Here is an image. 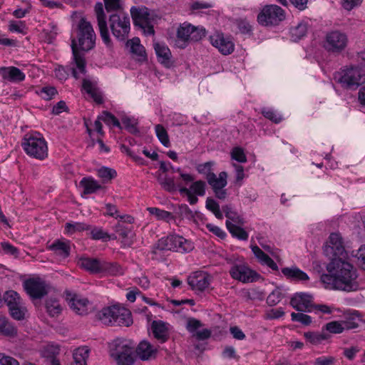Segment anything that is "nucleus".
Masks as SVG:
<instances>
[{
  "mask_svg": "<svg viewBox=\"0 0 365 365\" xmlns=\"http://www.w3.org/2000/svg\"><path fill=\"white\" fill-rule=\"evenodd\" d=\"M328 274L321 276V281L327 289L345 292L356 291L359 288L356 269L341 258H334L327 264Z\"/></svg>",
  "mask_w": 365,
  "mask_h": 365,
  "instance_id": "obj_1",
  "label": "nucleus"
},
{
  "mask_svg": "<svg viewBox=\"0 0 365 365\" xmlns=\"http://www.w3.org/2000/svg\"><path fill=\"white\" fill-rule=\"evenodd\" d=\"M98 318L108 326L129 327L133 323L130 310L120 305L102 309L98 313Z\"/></svg>",
  "mask_w": 365,
  "mask_h": 365,
  "instance_id": "obj_2",
  "label": "nucleus"
},
{
  "mask_svg": "<svg viewBox=\"0 0 365 365\" xmlns=\"http://www.w3.org/2000/svg\"><path fill=\"white\" fill-rule=\"evenodd\" d=\"M71 49L73 54V63L75 66L69 68L62 66H58L54 71L55 76L61 81H66L68 78L69 72L71 71L72 76L76 79L79 78L81 74L85 75L86 73V61L85 56L83 53L78 51L75 39L72 40Z\"/></svg>",
  "mask_w": 365,
  "mask_h": 365,
  "instance_id": "obj_3",
  "label": "nucleus"
},
{
  "mask_svg": "<svg viewBox=\"0 0 365 365\" xmlns=\"http://www.w3.org/2000/svg\"><path fill=\"white\" fill-rule=\"evenodd\" d=\"M21 146L25 153L31 158L42 160L48 156L47 143L38 133L26 134Z\"/></svg>",
  "mask_w": 365,
  "mask_h": 365,
  "instance_id": "obj_4",
  "label": "nucleus"
},
{
  "mask_svg": "<svg viewBox=\"0 0 365 365\" xmlns=\"http://www.w3.org/2000/svg\"><path fill=\"white\" fill-rule=\"evenodd\" d=\"M96 36L91 24L86 19L81 18L77 25L76 40L78 51H88L94 48Z\"/></svg>",
  "mask_w": 365,
  "mask_h": 365,
  "instance_id": "obj_5",
  "label": "nucleus"
},
{
  "mask_svg": "<svg viewBox=\"0 0 365 365\" xmlns=\"http://www.w3.org/2000/svg\"><path fill=\"white\" fill-rule=\"evenodd\" d=\"M227 262L231 264L229 273L235 280L250 283L257 281L260 277V275L251 269L242 259L230 258Z\"/></svg>",
  "mask_w": 365,
  "mask_h": 365,
  "instance_id": "obj_6",
  "label": "nucleus"
},
{
  "mask_svg": "<svg viewBox=\"0 0 365 365\" xmlns=\"http://www.w3.org/2000/svg\"><path fill=\"white\" fill-rule=\"evenodd\" d=\"M156 247L160 250H170L180 253H187L194 249V244L182 236L173 234L162 237L158 241Z\"/></svg>",
  "mask_w": 365,
  "mask_h": 365,
  "instance_id": "obj_7",
  "label": "nucleus"
},
{
  "mask_svg": "<svg viewBox=\"0 0 365 365\" xmlns=\"http://www.w3.org/2000/svg\"><path fill=\"white\" fill-rule=\"evenodd\" d=\"M134 346L126 339H116L112 342L111 356L118 365H133Z\"/></svg>",
  "mask_w": 365,
  "mask_h": 365,
  "instance_id": "obj_8",
  "label": "nucleus"
},
{
  "mask_svg": "<svg viewBox=\"0 0 365 365\" xmlns=\"http://www.w3.org/2000/svg\"><path fill=\"white\" fill-rule=\"evenodd\" d=\"M286 13L275 4L265 5L257 15V22L264 26H277L284 21Z\"/></svg>",
  "mask_w": 365,
  "mask_h": 365,
  "instance_id": "obj_9",
  "label": "nucleus"
},
{
  "mask_svg": "<svg viewBox=\"0 0 365 365\" xmlns=\"http://www.w3.org/2000/svg\"><path fill=\"white\" fill-rule=\"evenodd\" d=\"M349 38L347 34L340 30H331L327 31L324 41V48L332 53H340L348 46Z\"/></svg>",
  "mask_w": 365,
  "mask_h": 365,
  "instance_id": "obj_10",
  "label": "nucleus"
},
{
  "mask_svg": "<svg viewBox=\"0 0 365 365\" xmlns=\"http://www.w3.org/2000/svg\"><path fill=\"white\" fill-rule=\"evenodd\" d=\"M339 81L346 88H356L365 82V71L359 66H349L340 72Z\"/></svg>",
  "mask_w": 365,
  "mask_h": 365,
  "instance_id": "obj_11",
  "label": "nucleus"
},
{
  "mask_svg": "<svg viewBox=\"0 0 365 365\" xmlns=\"http://www.w3.org/2000/svg\"><path fill=\"white\" fill-rule=\"evenodd\" d=\"M113 35L119 41H125L130 30V18L124 14H113L109 17Z\"/></svg>",
  "mask_w": 365,
  "mask_h": 365,
  "instance_id": "obj_12",
  "label": "nucleus"
},
{
  "mask_svg": "<svg viewBox=\"0 0 365 365\" xmlns=\"http://www.w3.org/2000/svg\"><path fill=\"white\" fill-rule=\"evenodd\" d=\"M130 14L135 26L140 28L147 35H154L155 31L148 8L133 6Z\"/></svg>",
  "mask_w": 365,
  "mask_h": 365,
  "instance_id": "obj_13",
  "label": "nucleus"
},
{
  "mask_svg": "<svg viewBox=\"0 0 365 365\" xmlns=\"http://www.w3.org/2000/svg\"><path fill=\"white\" fill-rule=\"evenodd\" d=\"M205 36V30L203 28L193 26L187 23L181 24L177 31L178 41L182 43L179 45L180 48H185L189 41H198Z\"/></svg>",
  "mask_w": 365,
  "mask_h": 365,
  "instance_id": "obj_14",
  "label": "nucleus"
},
{
  "mask_svg": "<svg viewBox=\"0 0 365 365\" xmlns=\"http://www.w3.org/2000/svg\"><path fill=\"white\" fill-rule=\"evenodd\" d=\"M24 288L32 299H39L48 294L49 286L44 280L37 277L26 280Z\"/></svg>",
  "mask_w": 365,
  "mask_h": 365,
  "instance_id": "obj_15",
  "label": "nucleus"
},
{
  "mask_svg": "<svg viewBox=\"0 0 365 365\" xmlns=\"http://www.w3.org/2000/svg\"><path fill=\"white\" fill-rule=\"evenodd\" d=\"M227 173L223 171L220 173L218 177L215 174L210 175V177L207 180L211 186L215 197L220 200H225L227 195V190L225 189L227 184Z\"/></svg>",
  "mask_w": 365,
  "mask_h": 365,
  "instance_id": "obj_16",
  "label": "nucleus"
},
{
  "mask_svg": "<svg viewBox=\"0 0 365 365\" xmlns=\"http://www.w3.org/2000/svg\"><path fill=\"white\" fill-rule=\"evenodd\" d=\"M290 304L297 311L302 312H312L314 307L312 297L304 292L296 293L291 298Z\"/></svg>",
  "mask_w": 365,
  "mask_h": 365,
  "instance_id": "obj_17",
  "label": "nucleus"
},
{
  "mask_svg": "<svg viewBox=\"0 0 365 365\" xmlns=\"http://www.w3.org/2000/svg\"><path fill=\"white\" fill-rule=\"evenodd\" d=\"M94 12L102 40L106 45H110V38L107 25L106 15L104 11L103 5L101 2H97L96 4L94 6Z\"/></svg>",
  "mask_w": 365,
  "mask_h": 365,
  "instance_id": "obj_18",
  "label": "nucleus"
},
{
  "mask_svg": "<svg viewBox=\"0 0 365 365\" xmlns=\"http://www.w3.org/2000/svg\"><path fill=\"white\" fill-rule=\"evenodd\" d=\"M210 42L223 55H229L235 50V44L232 41L222 33H215L212 35Z\"/></svg>",
  "mask_w": 365,
  "mask_h": 365,
  "instance_id": "obj_19",
  "label": "nucleus"
},
{
  "mask_svg": "<svg viewBox=\"0 0 365 365\" xmlns=\"http://www.w3.org/2000/svg\"><path fill=\"white\" fill-rule=\"evenodd\" d=\"M210 276L204 272H195L187 278V283L191 289L195 291L202 292L207 288L210 284Z\"/></svg>",
  "mask_w": 365,
  "mask_h": 365,
  "instance_id": "obj_20",
  "label": "nucleus"
},
{
  "mask_svg": "<svg viewBox=\"0 0 365 365\" xmlns=\"http://www.w3.org/2000/svg\"><path fill=\"white\" fill-rule=\"evenodd\" d=\"M66 300L71 309L79 315L88 313L89 301L86 298L81 297L76 294L66 293Z\"/></svg>",
  "mask_w": 365,
  "mask_h": 365,
  "instance_id": "obj_21",
  "label": "nucleus"
},
{
  "mask_svg": "<svg viewBox=\"0 0 365 365\" xmlns=\"http://www.w3.org/2000/svg\"><path fill=\"white\" fill-rule=\"evenodd\" d=\"M0 76L4 83H18L24 81L26 78L24 73L15 66L0 67Z\"/></svg>",
  "mask_w": 365,
  "mask_h": 365,
  "instance_id": "obj_22",
  "label": "nucleus"
},
{
  "mask_svg": "<svg viewBox=\"0 0 365 365\" xmlns=\"http://www.w3.org/2000/svg\"><path fill=\"white\" fill-rule=\"evenodd\" d=\"M158 61L166 68H170L173 65L172 53L168 46L165 43L155 42L153 44Z\"/></svg>",
  "mask_w": 365,
  "mask_h": 365,
  "instance_id": "obj_23",
  "label": "nucleus"
},
{
  "mask_svg": "<svg viewBox=\"0 0 365 365\" xmlns=\"http://www.w3.org/2000/svg\"><path fill=\"white\" fill-rule=\"evenodd\" d=\"M158 349L147 341H142L136 348V354L143 361H148L156 357Z\"/></svg>",
  "mask_w": 365,
  "mask_h": 365,
  "instance_id": "obj_24",
  "label": "nucleus"
},
{
  "mask_svg": "<svg viewBox=\"0 0 365 365\" xmlns=\"http://www.w3.org/2000/svg\"><path fill=\"white\" fill-rule=\"evenodd\" d=\"M48 249L63 259L67 258L70 255V241L66 240H56L48 247Z\"/></svg>",
  "mask_w": 365,
  "mask_h": 365,
  "instance_id": "obj_25",
  "label": "nucleus"
},
{
  "mask_svg": "<svg viewBox=\"0 0 365 365\" xmlns=\"http://www.w3.org/2000/svg\"><path fill=\"white\" fill-rule=\"evenodd\" d=\"M331 248L334 252V258L345 257L346 254L344 247L342 237L339 233H331L329 236Z\"/></svg>",
  "mask_w": 365,
  "mask_h": 365,
  "instance_id": "obj_26",
  "label": "nucleus"
},
{
  "mask_svg": "<svg viewBox=\"0 0 365 365\" xmlns=\"http://www.w3.org/2000/svg\"><path fill=\"white\" fill-rule=\"evenodd\" d=\"M168 324L163 321H153L152 331L155 339L161 343L165 342L169 338Z\"/></svg>",
  "mask_w": 365,
  "mask_h": 365,
  "instance_id": "obj_27",
  "label": "nucleus"
},
{
  "mask_svg": "<svg viewBox=\"0 0 365 365\" xmlns=\"http://www.w3.org/2000/svg\"><path fill=\"white\" fill-rule=\"evenodd\" d=\"M252 251L254 253L256 258L262 264L267 265L272 270H278L277 264L274 260L270 258L267 254H265L258 246L254 245L251 247Z\"/></svg>",
  "mask_w": 365,
  "mask_h": 365,
  "instance_id": "obj_28",
  "label": "nucleus"
},
{
  "mask_svg": "<svg viewBox=\"0 0 365 365\" xmlns=\"http://www.w3.org/2000/svg\"><path fill=\"white\" fill-rule=\"evenodd\" d=\"M282 273L287 278L292 280L305 282L309 280V277L302 270L297 267H284L282 269Z\"/></svg>",
  "mask_w": 365,
  "mask_h": 365,
  "instance_id": "obj_29",
  "label": "nucleus"
},
{
  "mask_svg": "<svg viewBox=\"0 0 365 365\" xmlns=\"http://www.w3.org/2000/svg\"><path fill=\"white\" fill-rule=\"evenodd\" d=\"M103 261L96 258H83L81 259V266L91 273H101Z\"/></svg>",
  "mask_w": 365,
  "mask_h": 365,
  "instance_id": "obj_30",
  "label": "nucleus"
},
{
  "mask_svg": "<svg viewBox=\"0 0 365 365\" xmlns=\"http://www.w3.org/2000/svg\"><path fill=\"white\" fill-rule=\"evenodd\" d=\"M82 87L83 90L90 95L97 103H102L103 101L101 94L97 91L96 86L92 81L88 79L84 78L83 80Z\"/></svg>",
  "mask_w": 365,
  "mask_h": 365,
  "instance_id": "obj_31",
  "label": "nucleus"
},
{
  "mask_svg": "<svg viewBox=\"0 0 365 365\" xmlns=\"http://www.w3.org/2000/svg\"><path fill=\"white\" fill-rule=\"evenodd\" d=\"M90 349L87 346H81L75 349L73 354V362L71 365H87L86 360Z\"/></svg>",
  "mask_w": 365,
  "mask_h": 365,
  "instance_id": "obj_32",
  "label": "nucleus"
},
{
  "mask_svg": "<svg viewBox=\"0 0 365 365\" xmlns=\"http://www.w3.org/2000/svg\"><path fill=\"white\" fill-rule=\"evenodd\" d=\"M80 186L83 188V193L86 195L94 193L103 188L101 185L92 178H83L80 181Z\"/></svg>",
  "mask_w": 365,
  "mask_h": 365,
  "instance_id": "obj_33",
  "label": "nucleus"
},
{
  "mask_svg": "<svg viewBox=\"0 0 365 365\" xmlns=\"http://www.w3.org/2000/svg\"><path fill=\"white\" fill-rule=\"evenodd\" d=\"M169 170H171L172 173H179L181 178L185 182H192L195 180V178L192 175H191L190 174H188V173H182L181 169L180 168H175L171 165L170 163H169V162L166 163L164 161L160 162V170H161L163 173H166Z\"/></svg>",
  "mask_w": 365,
  "mask_h": 365,
  "instance_id": "obj_34",
  "label": "nucleus"
},
{
  "mask_svg": "<svg viewBox=\"0 0 365 365\" xmlns=\"http://www.w3.org/2000/svg\"><path fill=\"white\" fill-rule=\"evenodd\" d=\"M222 211L225 212V217L230 222L239 225L245 224V220L232 207L231 205H225L222 206Z\"/></svg>",
  "mask_w": 365,
  "mask_h": 365,
  "instance_id": "obj_35",
  "label": "nucleus"
},
{
  "mask_svg": "<svg viewBox=\"0 0 365 365\" xmlns=\"http://www.w3.org/2000/svg\"><path fill=\"white\" fill-rule=\"evenodd\" d=\"M226 227L233 237L240 240H247L249 237L248 233L239 225H235L227 220Z\"/></svg>",
  "mask_w": 365,
  "mask_h": 365,
  "instance_id": "obj_36",
  "label": "nucleus"
},
{
  "mask_svg": "<svg viewBox=\"0 0 365 365\" xmlns=\"http://www.w3.org/2000/svg\"><path fill=\"white\" fill-rule=\"evenodd\" d=\"M45 307L46 312L51 317L58 316L62 311V307L61 306L59 301L56 298H48L46 300Z\"/></svg>",
  "mask_w": 365,
  "mask_h": 365,
  "instance_id": "obj_37",
  "label": "nucleus"
},
{
  "mask_svg": "<svg viewBox=\"0 0 365 365\" xmlns=\"http://www.w3.org/2000/svg\"><path fill=\"white\" fill-rule=\"evenodd\" d=\"M60 353V347L58 345L49 344L44 346L41 350V356L46 361L57 357Z\"/></svg>",
  "mask_w": 365,
  "mask_h": 365,
  "instance_id": "obj_38",
  "label": "nucleus"
},
{
  "mask_svg": "<svg viewBox=\"0 0 365 365\" xmlns=\"http://www.w3.org/2000/svg\"><path fill=\"white\" fill-rule=\"evenodd\" d=\"M0 332L7 336H14L17 330L5 317L0 315Z\"/></svg>",
  "mask_w": 365,
  "mask_h": 365,
  "instance_id": "obj_39",
  "label": "nucleus"
},
{
  "mask_svg": "<svg viewBox=\"0 0 365 365\" xmlns=\"http://www.w3.org/2000/svg\"><path fill=\"white\" fill-rule=\"evenodd\" d=\"M307 32V24L299 23L297 26L290 29L291 38L293 41H298L306 36Z\"/></svg>",
  "mask_w": 365,
  "mask_h": 365,
  "instance_id": "obj_40",
  "label": "nucleus"
},
{
  "mask_svg": "<svg viewBox=\"0 0 365 365\" xmlns=\"http://www.w3.org/2000/svg\"><path fill=\"white\" fill-rule=\"evenodd\" d=\"M147 210L150 215L155 216L158 220L169 222L171 220H174L173 214L168 211L158 207H148Z\"/></svg>",
  "mask_w": 365,
  "mask_h": 365,
  "instance_id": "obj_41",
  "label": "nucleus"
},
{
  "mask_svg": "<svg viewBox=\"0 0 365 365\" xmlns=\"http://www.w3.org/2000/svg\"><path fill=\"white\" fill-rule=\"evenodd\" d=\"M127 46L130 47V51L140 57H145V50L143 45L140 44L138 38H133L127 41Z\"/></svg>",
  "mask_w": 365,
  "mask_h": 365,
  "instance_id": "obj_42",
  "label": "nucleus"
},
{
  "mask_svg": "<svg viewBox=\"0 0 365 365\" xmlns=\"http://www.w3.org/2000/svg\"><path fill=\"white\" fill-rule=\"evenodd\" d=\"M304 336L307 341L314 345L321 344L322 341L328 339L329 336L327 334L312 331L305 332Z\"/></svg>",
  "mask_w": 365,
  "mask_h": 365,
  "instance_id": "obj_43",
  "label": "nucleus"
},
{
  "mask_svg": "<svg viewBox=\"0 0 365 365\" xmlns=\"http://www.w3.org/2000/svg\"><path fill=\"white\" fill-rule=\"evenodd\" d=\"M158 181L165 190L168 192L176 190V185L173 178L168 177L167 175H159Z\"/></svg>",
  "mask_w": 365,
  "mask_h": 365,
  "instance_id": "obj_44",
  "label": "nucleus"
},
{
  "mask_svg": "<svg viewBox=\"0 0 365 365\" xmlns=\"http://www.w3.org/2000/svg\"><path fill=\"white\" fill-rule=\"evenodd\" d=\"M107 273L110 275L121 274V269L118 264L115 262H108L103 261L101 267V273Z\"/></svg>",
  "mask_w": 365,
  "mask_h": 365,
  "instance_id": "obj_45",
  "label": "nucleus"
},
{
  "mask_svg": "<svg viewBox=\"0 0 365 365\" xmlns=\"http://www.w3.org/2000/svg\"><path fill=\"white\" fill-rule=\"evenodd\" d=\"M155 130L156 135L160 140V142L165 146V147H170V142L169 139V136L168 134V132L166 129L160 124H158L155 126Z\"/></svg>",
  "mask_w": 365,
  "mask_h": 365,
  "instance_id": "obj_46",
  "label": "nucleus"
},
{
  "mask_svg": "<svg viewBox=\"0 0 365 365\" xmlns=\"http://www.w3.org/2000/svg\"><path fill=\"white\" fill-rule=\"evenodd\" d=\"M4 301L8 307L11 305L16 306L21 303V299L19 294L14 290H9L5 292Z\"/></svg>",
  "mask_w": 365,
  "mask_h": 365,
  "instance_id": "obj_47",
  "label": "nucleus"
},
{
  "mask_svg": "<svg viewBox=\"0 0 365 365\" xmlns=\"http://www.w3.org/2000/svg\"><path fill=\"white\" fill-rule=\"evenodd\" d=\"M116 175V171L112 168L103 167L98 170V176L102 179L103 182H110Z\"/></svg>",
  "mask_w": 365,
  "mask_h": 365,
  "instance_id": "obj_48",
  "label": "nucleus"
},
{
  "mask_svg": "<svg viewBox=\"0 0 365 365\" xmlns=\"http://www.w3.org/2000/svg\"><path fill=\"white\" fill-rule=\"evenodd\" d=\"M66 231L69 234L82 232L90 229V226L83 222H67L65 225Z\"/></svg>",
  "mask_w": 365,
  "mask_h": 365,
  "instance_id": "obj_49",
  "label": "nucleus"
},
{
  "mask_svg": "<svg viewBox=\"0 0 365 365\" xmlns=\"http://www.w3.org/2000/svg\"><path fill=\"white\" fill-rule=\"evenodd\" d=\"M99 119H101L108 125H113L115 127L121 128L119 120L112 113L108 111H103L99 116Z\"/></svg>",
  "mask_w": 365,
  "mask_h": 365,
  "instance_id": "obj_50",
  "label": "nucleus"
},
{
  "mask_svg": "<svg viewBox=\"0 0 365 365\" xmlns=\"http://www.w3.org/2000/svg\"><path fill=\"white\" fill-rule=\"evenodd\" d=\"M359 321V317L354 314H351L344 320H341L344 331L357 328Z\"/></svg>",
  "mask_w": 365,
  "mask_h": 365,
  "instance_id": "obj_51",
  "label": "nucleus"
},
{
  "mask_svg": "<svg viewBox=\"0 0 365 365\" xmlns=\"http://www.w3.org/2000/svg\"><path fill=\"white\" fill-rule=\"evenodd\" d=\"M122 123L125 128L131 134L139 133V130L137 127V122L135 119L125 116L121 119Z\"/></svg>",
  "mask_w": 365,
  "mask_h": 365,
  "instance_id": "obj_52",
  "label": "nucleus"
},
{
  "mask_svg": "<svg viewBox=\"0 0 365 365\" xmlns=\"http://www.w3.org/2000/svg\"><path fill=\"white\" fill-rule=\"evenodd\" d=\"M206 183L202 180H197L191 184L188 190H191V192L198 195L204 196L205 195Z\"/></svg>",
  "mask_w": 365,
  "mask_h": 365,
  "instance_id": "obj_53",
  "label": "nucleus"
},
{
  "mask_svg": "<svg viewBox=\"0 0 365 365\" xmlns=\"http://www.w3.org/2000/svg\"><path fill=\"white\" fill-rule=\"evenodd\" d=\"M11 316L16 320H22L24 319L26 309L21 306V303L16 306L8 307Z\"/></svg>",
  "mask_w": 365,
  "mask_h": 365,
  "instance_id": "obj_54",
  "label": "nucleus"
},
{
  "mask_svg": "<svg viewBox=\"0 0 365 365\" xmlns=\"http://www.w3.org/2000/svg\"><path fill=\"white\" fill-rule=\"evenodd\" d=\"M213 162H206L205 163L199 164L196 167V170L199 173L205 175L206 180H207L208 178L210 177V175L215 174L212 171V167L213 166Z\"/></svg>",
  "mask_w": 365,
  "mask_h": 365,
  "instance_id": "obj_55",
  "label": "nucleus"
},
{
  "mask_svg": "<svg viewBox=\"0 0 365 365\" xmlns=\"http://www.w3.org/2000/svg\"><path fill=\"white\" fill-rule=\"evenodd\" d=\"M291 319L292 321L299 322L305 326H308L312 323L311 317L302 312H299V313L292 312L291 314Z\"/></svg>",
  "mask_w": 365,
  "mask_h": 365,
  "instance_id": "obj_56",
  "label": "nucleus"
},
{
  "mask_svg": "<svg viewBox=\"0 0 365 365\" xmlns=\"http://www.w3.org/2000/svg\"><path fill=\"white\" fill-rule=\"evenodd\" d=\"M324 329L331 334H341L344 331L341 321L329 322L324 326Z\"/></svg>",
  "mask_w": 365,
  "mask_h": 365,
  "instance_id": "obj_57",
  "label": "nucleus"
},
{
  "mask_svg": "<svg viewBox=\"0 0 365 365\" xmlns=\"http://www.w3.org/2000/svg\"><path fill=\"white\" fill-rule=\"evenodd\" d=\"M282 299V294L280 289H274L267 297V303L269 306L277 304Z\"/></svg>",
  "mask_w": 365,
  "mask_h": 365,
  "instance_id": "obj_58",
  "label": "nucleus"
},
{
  "mask_svg": "<svg viewBox=\"0 0 365 365\" xmlns=\"http://www.w3.org/2000/svg\"><path fill=\"white\" fill-rule=\"evenodd\" d=\"M261 113L266 118L274 123H279L282 120V116L272 109L263 108Z\"/></svg>",
  "mask_w": 365,
  "mask_h": 365,
  "instance_id": "obj_59",
  "label": "nucleus"
},
{
  "mask_svg": "<svg viewBox=\"0 0 365 365\" xmlns=\"http://www.w3.org/2000/svg\"><path fill=\"white\" fill-rule=\"evenodd\" d=\"M91 237L93 240H103L105 241L116 237H111L107 232H104L101 228H93L91 232Z\"/></svg>",
  "mask_w": 365,
  "mask_h": 365,
  "instance_id": "obj_60",
  "label": "nucleus"
},
{
  "mask_svg": "<svg viewBox=\"0 0 365 365\" xmlns=\"http://www.w3.org/2000/svg\"><path fill=\"white\" fill-rule=\"evenodd\" d=\"M231 158L239 163H246L247 157L242 148L235 147L231 151Z\"/></svg>",
  "mask_w": 365,
  "mask_h": 365,
  "instance_id": "obj_61",
  "label": "nucleus"
},
{
  "mask_svg": "<svg viewBox=\"0 0 365 365\" xmlns=\"http://www.w3.org/2000/svg\"><path fill=\"white\" fill-rule=\"evenodd\" d=\"M237 28L242 34H250L252 33V27L250 22L246 19H240L237 21Z\"/></svg>",
  "mask_w": 365,
  "mask_h": 365,
  "instance_id": "obj_62",
  "label": "nucleus"
},
{
  "mask_svg": "<svg viewBox=\"0 0 365 365\" xmlns=\"http://www.w3.org/2000/svg\"><path fill=\"white\" fill-rule=\"evenodd\" d=\"M202 327V323L200 320L190 318L187 320L186 329L187 330L192 334H195L197 332V329Z\"/></svg>",
  "mask_w": 365,
  "mask_h": 365,
  "instance_id": "obj_63",
  "label": "nucleus"
},
{
  "mask_svg": "<svg viewBox=\"0 0 365 365\" xmlns=\"http://www.w3.org/2000/svg\"><path fill=\"white\" fill-rule=\"evenodd\" d=\"M113 228L115 232L123 240L128 238L130 233V230L120 223H117Z\"/></svg>",
  "mask_w": 365,
  "mask_h": 365,
  "instance_id": "obj_64",
  "label": "nucleus"
}]
</instances>
